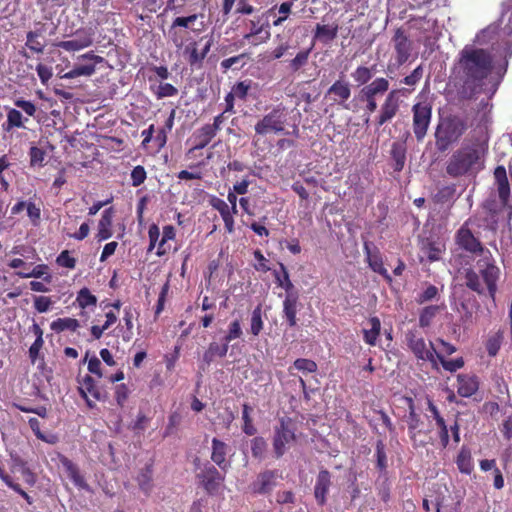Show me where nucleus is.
<instances>
[{
  "label": "nucleus",
  "mask_w": 512,
  "mask_h": 512,
  "mask_svg": "<svg viewBox=\"0 0 512 512\" xmlns=\"http://www.w3.org/2000/svg\"><path fill=\"white\" fill-rule=\"evenodd\" d=\"M282 479V473L278 470L265 471L260 476V486L258 492L268 493L270 492Z\"/></svg>",
  "instance_id": "c9c22d12"
},
{
  "label": "nucleus",
  "mask_w": 512,
  "mask_h": 512,
  "mask_svg": "<svg viewBox=\"0 0 512 512\" xmlns=\"http://www.w3.org/2000/svg\"><path fill=\"white\" fill-rule=\"evenodd\" d=\"M79 394L82 398H87V395L90 394L97 401L104 400L106 396L101 393L95 380L90 375L84 376L81 382V387H79Z\"/></svg>",
  "instance_id": "7c9ffc66"
},
{
  "label": "nucleus",
  "mask_w": 512,
  "mask_h": 512,
  "mask_svg": "<svg viewBox=\"0 0 512 512\" xmlns=\"http://www.w3.org/2000/svg\"><path fill=\"white\" fill-rule=\"evenodd\" d=\"M53 305L51 297L48 296H35L33 300L34 309L38 313L48 312Z\"/></svg>",
  "instance_id": "69168bd1"
},
{
  "label": "nucleus",
  "mask_w": 512,
  "mask_h": 512,
  "mask_svg": "<svg viewBox=\"0 0 512 512\" xmlns=\"http://www.w3.org/2000/svg\"><path fill=\"white\" fill-rule=\"evenodd\" d=\"M406 341L409 349L418 360L429 361L433 364V366L437 365V352L432 342L427 344L425 339L417 335V333L414 331H408L406 333Z\"/></svg>",
  "instance_id": "0eeeda50"
},
{
  "label": "nucleus",
  "mask_w": 512,
  "mask_h": 512,
  "mask_svg": "<svg viewBox=\"0 0 512 512\" xmlns=\"http://www.w3.org/2000/svg\"><path fill=\"white\" fill-rule=\"evenodd\" d=\"M59 461L64 468L67 476L73 482V484L82 490L90 491V486L86 482L84 476L81 474L79 467L68 457L61 455Z\"/></svg>",
  "instance_id": "4be33fe9"
},
{
  "label": "nucleus",
  "mask_w": 512,
  "mask_h": 512,
  "mask_svg": "<svg viewBox=\"0 0 512 512\" xmlns=\"http://www.w3.org/2000/svg\"><path fill=\"white\" fill-rule=\"evenodd\" d=\"M288 48V44H280L271 52L266 51L265 53L259 54L258 61L269 62L271 60L279 59L284 55Z\"/></svg>",
  "instance_id": "13d9d810"
},
{
  "label": "nucleus",
  "mask_w": 512,
  "mask_h": 512,
  "mask_svg": "<svg viewBox=\"0 0 512 512\" xmlns=\"http://www.w3.org/2000/svg\"><path fill=\"white\" fill-rule=\"evenodd\" d=\"M152 475H153L152 466L146 465L143 469H141L140 473L137 476V482H138L139 488L145 494H149L151 492Z\"/></svg>",
  "instance_id": "09e8293b"
},
{
  "label": "nucleus",
  "mask_w": 512,
  "mask_h": 512,
  "mask_svg": "<svg viewBox=\"0 0 512 512\" xmlns=\"http://www.w3.org/2000/svg\"><path fill=\"white\" fill-rule=\"evenodd\" d=\"M80 327L79 321L75 318H58L51 322L50 328L55 333H61L66 330L75 332Z\"/></svg>",
  "instance_id": "ea45409f"
},
{
  "label": "nucleus",
  "mask_w": 512,
  "mask_h": 512,
  "mask_svg": "<svg viewBox=\"0 0 512 512\" xmlns=\"http://www.w3.org/2000/svg\"><path fill=\"white\" fill-rule=\"evenodd\" d=\"M130 393H131V391H130L129 387L124 383H121V384H118L115 386L114 398L119 407H121V408L124 407L126 401L129 398Z\"/></svg>",
  "instance_id": "052dcab7"
},
{
  "label": "nucleus",
  "mask_w": 512,
  "mask_h": 512,
  "mask_svg": "<svg viewBox=\"0 0 512 512\" xmlns=\"http://www.w3.org/2000/svg\"><path fill=\"white\" fill-rule=\"evenodd\" d=\"M389 90V81L384 77H377L372 82L363 86L359 91V98L377 99L386 94Z\"/></svg>",
  "instance_id": "5701e85b"
},
{
  "label": "nucleus",
  "mask_w": 512,
  "mask_h": 512,
  "mask_svg": "<svg viewBox=\"0 0 512 512\" xmlns=\"http://www.w3.org/2000/svg\"><path fill=\"white\" fill-rule=\"evenodd\" d=\"M184 54L188 55V63L191 67H200L203 62V55L197 50V43L192 42L185 47Z\"/></svg>",
  "instance_id": "864d4df0"
},
{
  "label": "nucleus",
  "mask_w": 512,
  "mask_h": 512,
  "mask_svg": "<svg viewBox=\"0 0 512 512\" xmlns=\"http://www.w3.org/2000/svg\"><path fill=\"white\" fill-rule=\"evenodd\" d=\"M376 468L380 472H386L388 460L385 450V444L382 440H378L375 446Z\"/></svg>",
  "instance_id": "603ef678"
},
{
  "label": "nucleus",
  "mask_w": 512,
  "mask_h": 512,
  "mask_svg": "<svg viewBox=\"0 0 512 512\" xmlns=\"http://www.w3.org/2000/svg\"><path fill=\"white\" fill-rule=\"evenodd\" d=\"M228 351V344L223 340L222 343L211 342L203 354V362L209 366L216 358H223Z\"/></svg>",
  "instance_id": "2f4dec72"
},
{
  "label": "nucleus",
  "mask_w": 512,
  "mask_h": 512,
  "mask_svg": "<svg viewBox=\"0 0 512 512\" xmlns=\"http://www.w3.org/2000/svg\"><path fill=\"white\" fill-rule=\"evenodd\" d=\"M123 320L125 322L126 329L122 334V339L124 342H129L133 338V314L131 308L124 309Z\"/></svg>",
  "instance_id": "0e129e2a"
},
{
  "label": "nucleus",
  "mask_w": 512,
  "mask_h": 512,
  "mask_svg": "<svg viewBox=\"0 0 512 512\" xmlns=\"http://www.w3.org/2000/svg\"><path fill=\"white\" fill-rule=\"evenodd\" d=\"M494 185L497 190V194L500 200V204L503 207H507L509 210V218L512 216V203H511V188L507 177L506 168L503 165H499L494 169Z\"/></svg>",
  "instance_id": "f8f14e48"
},
{
  "label": "nucleus",
  "mask_w": 512,
  "mask_h": 512,
  "mask_svg": "<svg viewBox=\"0 0 512 512\" xmlns=\"http://www.w3.org/2000/svg\"><path fill=\"white\" fill-rule=\"evenodd\" d=\"M295 423L289 417H282L279 420V425L275 427L273 448L277 458L284 455L293 442L296 440Z\"/></svg>",
  "instance_id": "39448f33"
},
{
  "label": "nucleus",
  "mask_w": 512,
  "mask_h": 512,
  "mask_svg": "<svg viewBox=\"0 0 512 512\" xmlns=\"http://www.w3.org/2000/svg\"><path fill=\"white\" fill-rule=\"evenodd\" d=\"M16 275L20 278H42L46 284L52 282V275L49 273V267L46 264H38L31 271H18Z\"/></svg>",
  "instance_id": "58836bf2"
},
{
  "label": "nucleus",
  "mask_w": 512,
  "mask_h": 512,
  "mask_svg": "<svg viewBox=\"0 0 512 512\" xmlns=\"http://www.w3.org/2000/svg\"><path fill=\"white\" fill-rule=\"evenodd\" d=\"M249 89L250 82L240 81L232 87L231 92L226 95L225 100H234L235 98L245 99Z\"/></svg>",
  "instance_id": "6e6d98bb"
},
{
  "label": "nucleus",
  "mask_w": 512,
  "mask_h": 512,
  "mask_svg": "<svg viewBox=\"0 0 512 512\" xmlns=\"http://www.w3.org/2000/svg\"><path fill=\"white\" fill-rule=\"evenodd\" d=\"M30 165L32 167L44 166L46 152L37 146H31L29 150Z\"/></svg>",
  "instance_id": "680f3d73"
},
{
  "label": "nucleus",
  "mask_w": 512,
  "mask_h": 512,
  "mask_svg": "<svg viewBox=\"0 0 512 512\" xmlns=\"http://www.w3.org/2000/svg\"><path fill=\"white\" fill-rule=\"evenodd\" d=\"M147 178L146 170L143 166H135L131 171L132 186L138 187L145 182Z\"/></svg>",
  "instance_id": "338daca9"
},
{
  "label": "nucleus",
  "mask_w": 512,
  "mask_h": 512,
  "mask_svg": "<svg viewBox=\"0 0 512 512\" xmlns=\"http://www.w3.org/2000/svg\"><path fill=\"white\" fill-rule=\"evenodd\" d=\"M351 93L350 83L342 76L329 87L326 96H329L334 103L348 109L346 102L351 97Z\"/></svg>",
  "instance_id": "a211bd4d"
},
{
  "label": "nucleus",
  "mask_w": 512,
  "mask_h": 512,
  "mask_svg": "<svg viewBox=\"0 0 512 512\" xmlns=\"http://www.w3.org/2000/svg\"><path fill=\"white\" fill-rule=\"evenodd\" d=\"M488 143L478 137H469L455 150L446 164V173L452 178L477 173L483 166Z\"/></svg>",
  "instance_id": "f03ea898"
},
{
  "label": "nucleus",
  "mask_w": 512,
  "mask_h": 512,
  "mask_svg": "<svg viewBox=\"0 0 512 512\" xmlns=\"http://www.w3.org/2000/svg\"><path fill=\"white\" fill-rule=\"evenodd\" d=\"M467 122L458 117L450 116L440 121L435 131V145L440 153L446 152L466 132Z\"/></svg>",
  "instance_id": "20e7f679"
},
{
  "label": "nucleus",
  "mask_w": 512,
  "mask_h": 512,
  "mask_svg": "<svg viewBox=\"0 0 512 512\" xmlns=\"http://www.w3.org/2000/svg\"><path fill=\"white\" fill-rule=\"evenodd\" d=\"M26 121L28 118H24L19 110L10 108L7 110V118L2 124V128L5 132H10L15 128H25Z\"/></svg>",
  "instance_id": "f704fd0d"
},
{
  "label": "nucleus",
  "mask_w": 512,
  "mask_h": 512,
  "mask_svg": "<svg viewBox=\"0 0 512 512\" xmlns=\"http://www.w3.org/2000/svg\"><path fill=\"white\" fill-rule=\"evenodd\" d=\"M457 69L463 86L474 91L491 74L493 57L486 49L467 45L459 53Z\"/></svg>",
  "instance_id": "f257e3e1"
},
{
  "label": "nucleus",
  "mask_w": 512,
  "mask_h": 512,
  "mask_svg": "<svg viewBox=\"0 0 512 512\" xmlns=\"http://www.w3.org/2000/svg\"><path fill=\"white\" fill-rule=\"evenodd\" d=\"M456 244L463 250L472 254H483L484 246L478 238L474 236L466 221L456 232Z\"/></svg>",
  "instance_id": "4468645a"
},
{
  "label": "nucleus",
  "mask_w": 512,
  "mask_h": 512,
  "mask_svg": "<svg viewBox=\"0 0 512 512\" xmlns=\"http://www.w3.org/2000/svg\"><path fill=\"white\" fill-rule=\"evenodd\" d=\"M215 136L216 133L212 127L208 126L207 124L203 125L193 133L191 137L193 141V147L189 152L205 148Z\"/></svg>",
  "instance_id": "bb28decb"
},
{
  "label": "nucleus",
  "mask_w": 512,
  "mask_h": 512,
  "mask_svg": "<svg viewBox=\"0 0 512 512\" xmlns=\"http://www.w3.org/2000/svg\"><path fill=\"white\" fill-rule=\"evenodd\" d=\"M445 244L440 241L427 239L423 242L421 250L430 262L439 261L445 252Z\"/></svg>",
  "instance_id": "473e14b6"
},
{
  "label": "nucleus",
  "mask_w": 512,
  "mask_h": 512,
  "mask_svg": "<svg viewBox=\"0 0 512 512\" xmlns=\"http://www.w3.org/2000/svg\"><path fill=\"white\" fill-rule=\"evenodd\" d=\"M374 76V66L367 67L360 65L351 73V77L358 86H365Z\"/></svg>",
  "instance_id": "37998d69"
},
{
  "label": "nucleus",
  "mask_w": 512,
  "mask_h": 512,
  "mask_svg": "<svg viewBox=\"0 0 512 512\" xmlns=\"http://www.w3.org/2000/svg\"><path fill=\"white\" fill-rule=\"evenodd\" d=\"M408 435L414 449L424 448L428 444H433L431 429L425 428V426L408 431Z\"/></svg>",
  "instance_id": "c85d7f7f"
},
{
  "label": "nucleus",
  "mask_w": 512,
  "mask_h": 512,
  "mask_svg": "<svg viewBox=\"0 0 512 512\" xmlns=\"http://www.w3.org/2000/svg\"><path fill=\"white\" fill-rule=\"evenodd\" d=\"M332 485V474L327 469H321L314 485V497L319 506L327 502V495Z\"/></svg>",
  "instance_id": "6ab92c4d"
},
{
  "label": "nucleus",
  "mask_w": 512,
  "mask_h": 512,
  "mask_svg": "<svg viewBox=\"0 0 512 512\" xmlns=\"http://www.w3.org/2000/svg\"><path fill=\"white\" fill-rule=\"evenodd\" d=\"M287 113L285 109L277 108L266 115L263 120L258 123V133H280L285 129Z\"/></svg>",
  "instance_id": "dca6fc26"
},
{
  "label": "nucleus",
  "mask_w": 512,
  "mask_h": 512,
  "mask_svg": "<svg viewBox=\"0 0 512 512\" xmlns=\"http://www.w3.org/2000/svg\"><path fill=\"white\" fill-rule=\"evenodd\" d=\"M440 310L441 306L439 305H428L423 307L419 312V326L421 328L429 327Z\"/></svg>",
  "instance_id": "a18cd8bd"
},
{
  "label": "nucleus",
  "mask_w": 512,
  "mask_h": 512,
  "mask_svg": "<svg viewBox=\"0 0 512 512\" xmlns=\"http://www.w3.org/2000/svg\"><path fill=\"white\" fill-rule=\"evenodd\" d=\"M113 217L114 209L112 207L105 209L102 212L101 218L98 222L96 239L101 242L112 237L113 231Z\"/></svg>",
  "instance_id": "b1692460"
},
{
  "label": "nucleus",
  "mask_w": 512,
  "mask_h": 512,
  "mask_svg": "<svg viewBox=\"0 0 512 512\" xmlns=\"http://www.w3.org/2000/svg\"><path fill=\"white\" fill-rule=\"evenodd\" d=\"M503 332L497 331L495 334L490 336L487 341L485 342V348L490 357H495L503 343Z\"/></svg>",
  "instance_id": "8fccbe9b"
},
{
  "label": "nucleus",
  "mask_w": 512,
  "mask_h": 512,
  "mask_svg": "<svg viewBox=\"0 0 512 512\" xmlns=\"http://www.w3.org/2000/svg\"><path fill=\"white\" fill-rule=\"evenodd\" d=\"M439 360L442 367L449 372H455L458 369L462 368L464 366V360L462 357L452 359V360H446L443 355L437 353L436 355V361Z\"/></svg>",
  "instance_id": "bf43d9fd"
},
{
  "label": "nucleus",
  "mask_w": 512,
  "mask_h": 512,
  "mask_svg": "<svg viewBox=\"0 0 512 512\" xmlns=\"http://www.w3.org/2000/svg\"><path fill=\"white\" fill-rule=\"evenodd\" d=\"M196 476L205 491L210 495L217 493L224 482V475H222L219 470L209 462L203 465Z\"/></svg>",
  "instance_id": "ddd939ff"
},
{
  "label": "nucleus",
  "mask_w": 512,
  "mask_h": 512,
  "mask_svg": "<svg viewBox=\"0 0 512 512\" xmlns=\"http://www.w3.org/2000/svg\"><path fill=\"white\" fill-rule=\"evenodd\" d=\"M399 401L402 403L403 407L407 411V414L404 416V419L407 424L408 431L412 429L414 430L415 428H419L420 426H425L419 409H417L412 397L403 396L399 399Z\"/></svg>",
  "instance_id": "412c9836"
},
{
  "label": "nucleus",
  "mask_w": 512,
  "mask_h": 512,
  "mask_svg": "<svg viewBox=\"0 0 512 512\" xmlns=\"http://www.w3.org/2000/svg\"><path fill=\"white\" fill-rule=\"evenodd\" d=\"M265 260L264 256L260 251H258V271L261 269L264 270L265 273H269V276H272L275 284L284 289L286 294L289 292H296L294 289V285L290 280L289 273L286 267L282 263H277L274 268H265L263 261Z\"/></svg>",
  "instance_id": "9b49d317"
},
{
  "label": "nucleus",
  "mask_w": 512,
  "mask_h": 512,
  "mask_svg": "<svg viewBox=\"0 0 512 512\" xmlns=\"http://www.w3.org/2000/svg\"><path fill=\"white\" fill-rule=\"evenodd\" d=\"M369 324L371 325V328L363 330L364 341L367 344L374 346L380 335L381 322L378 317L374 316L369 319Z\"/></svg>",
  "instance_id": "c03bdc74"
},
{
  "label": "nucleus",
  "mask_w": 512,
  "mask_h": 512,
  "mask_svg": "<svg viewBox=\"0 0 512 512\" xmlns=\"http://www.w3.org/2000/svg\"><path fill=\"white\" fill-rule=\"evenodd\" d=\"M283 23V18H277L276 7H272L263 13L260 17H258V25L259 27H265L270 30V27L279 26Z\"/></svg>",
  "instance_id": "de8ad7c7"
},
{
  "label": "nucleus",
  "mask_w": 512,
  "mask_h": 512,
  "mask_svg": "<svg viewBox=\"0 0 512 512\" xmlns=\"http://www.w3.org/2000/svg\"><path fill=\"white\" fill-rule=\"evenodd\" d=\"M252 414H253V407H251L247 404H244L243 410H242V420H243L242 430L247 435H254V433L256 432V429L252 423L253 422V419L251 416Z\"/></svg>",
  "instance_id": "5fc2aeb1"
},
{
  "label": "nucleus",
  "mask_w": 512,
  "mask_h": 512,
  "mask_svg": "<svg viewBox=\"0 0 512 512\" xmlns=\"http://www.w3.org/2000/svg\"><path fill=\"white\" fill-rule=\"evenodd\" d=\"M391 159L393 161V169L396 172L403 170L406 161V146L404 143L394 142L391 147Z\"/></svg>",
  "instance_id": "4c0bfd02"
},
{
  "label": "nucleus",
  "mask_w": 512,
  "mask_h": 512,
  "mask_svg": "<svg viewBox=\"0 0 512 512\" xmlns=\"http://www.w3.org/2000/svg\"><path fill=\"white\" fill-rule=\"evenodd\" d=\"M246 59H248L245 53H242L237 56H233L221 61L220 66L223 73H226L230 68L241 69L246 64Z\"/></svg>",
  "instance_id": "3c124183"
},
{
  "label": "nucleus",
  "mask_w": 512,
  "mask_h": 512,
  "mask_svg": "<svg viewBox=\"0 0 512 512\" xmlns=\"http://www.w3.org/2000/svg\"><path fill=\"white\" fill-rule=\"evenodd\" d=\"M399 92V90H391L387 93L383 103L380 105L378 115L375 117L377 128L392 121L397 116L401 106Z\"/></svg>",
  "instance_id": "6e6552de"
},
{
  "label": "nucleus",
  "mask_w": 512,
  "mask_h": 512,
  "mask_svg": "<svg viewBox=\"0 0 512 512\" xmlns=\"http://www.w3.org/2000/svg\"><path fill=\"white\" fill-rule=\"evenodd\" d=\"M412 114V127L415 138L418 142H422L427 135L431 123L432 107L427 103H415L412 106Z\"/></svg>",
  "instance_id": "423d86ee"
},
{
  "label": "nucleus",
  "mask_w": 512,
  "mask_h": 512,
  "mask_svg": "<svg viewBox=\"0 0 512 512\" xmlns=\"http://www.w3.org/2000/svg\"><path fill=\"white\" fill-rule=\"evenodd\" d=\"M339 26L334 23L332 25L316 24L313 38L323 44L332 42L338 34Z\"/></svg>",
  "instance_id": "c756f323"
},
{
  "label": "nucleus",
  "mask_w": 512,
  "mask_h": 512,
  "mask_svg": "<svg viewBox=\"0 0 512 512\" xmlns=\"http://www.w3.org/2000/svg\"><path fill=\"white\" fill-rule=\"evenodd\" d=\"M210 205L220 213L227 232L232 233L234 231L232 208L223 199L215 196L210 199Z\"/></svg>",
  "instance_id": "393cba45"
},
{
  "label": "nucleus",
  "mask_w": 512,
  "mask_h": 512,
  "mask_svg": "<svg viewBox=\"0 0 512 512\" xmlns=\"http://www.w3.org/2000/svg\"><path fill=\"white\" fill-rule=\"evenodd\" d=\"M439 296V290L435 285H428L421 293L418 294L416 302L418 304H424L426 302L437 299Z\"/></svg>",
  "instance_id": "e2e57ef3"
},
{
  "label": "nucleus",
  "mask_w": 512,
  "mask_h": 512,
  "mask_svg": "<svg viewBox=\"0 0 512 512\" xmlns=\"http://www.w3.org/2000/svg\"><path fill=\"white\" fill-rule=\"evenodd\" d=\"M396 66L400 67L409 61L413 54V42L402 28H397L392 37Z\"/></svg>",
  "instance_id": "1a4fd4ad"
},
{
  "label": "nucleus",
  "mask_w": 512,
  "mask_h": 512,
  "mask_svg": "<svg viewBox=\"0 0 512 512\" xmlns=\"http://www.w3.org/2000/svg\"><path fill=\"white\" fill-rule=\"evenodd\" d=\"M56 262L61 267L74 269L76 267L77 260L70 255L68 250H64L58 255Z\"/></svg>",
  "instance_id": "774afa93"
},
{
  "label": "nucleus",
  "mask_w": 512,
  "mask_h": 512,
  "mask_svg": "<svg viewBox=\"0 0 512 512\" xmlns=\"http://www.w3.org/2000/svg\"><path fill=\"white\" fill-rule=\"evenodd\" d=\"M436 435L439 439L441 448L445 449L450 445V441L457 446L460 441V425L457 419L447 422L442 419L435 423Z\"/></svg>",
  "instance_id": "9d476101"
},
{
  "label": "nucleus",
  "mask_w": 512,
  "mask_h": 512,
  "mask_svg": "<svg viewBox=\"0 0 512 512\" xmlns=\"http://www.w3.org/2000/svg\"><path fill=\"white\" fill-rule=\"evenodd\" d=\"M363 250L369 268L373 272L380 274L386 281L391 282L392 277L384 267L383 258L378 247L372 242H364Z\"/></svg>",
  "instance_id": "f3484780"
},
{
  "label": "nucleus",
  "mask_w": 512,
  "mask_h": 512,
  "mask_svg": "<svg viewBox=\"0 0 512 512\" xmlns=\"http://www.w3.org/2000/svg\"><path fill=\"white\" fill-rule=\"evenodd\" d=\"M457 382V393L462 397L472 396L479 387L477 377L474 375L460 374L457 377Z\"/></svg>",
  "instance_id": "cd10ccee"
},
{
  "label": "nucleus",
  "mask_w": 512,
  "mask_h": 512,
  "mask_svg": "<svg viewBox=\"0 0 512 512\" xmlns=\"http://www.w3.org/2000/svg\"><path fill=\"white\" fill-rule=\"evenodd\" d=\"M93 43V33L90 30L81 29L75 34V38L71 40L61 41L57 44L59 48L65 51H79L91 46Z\"/></svg>",
  "instance_id": "aec40b11"
},
{
  "label": "nucleus",
  "mask_w": 512,
  "mask_h": 512,
  "mask_svg": "<svg viewBox=\"0 0 512 512\" xmlns=\"http://www.w3.org/2000/svg\"><path fill=\"white\" fill-rule=\"evenodd\" d=\"M75 303L82 310L89 307L94 308L97 305V297L87 287H83L78 291Z\"/></svg>",
  "instance_id": "79ce46f5"
},
{
  "label": "nucleus",
  "mask_w": 512,
  "mask_h": 512,
  "mask_svg": "<svg viewBox=\"0 0 512 512\" xmlns=\"http://www.w3.org/2000/svg\"><path fill=\"white\" fill-rule=\"evenodd\" d=\"M297 307H298V293L289 292L283 301V317L285 318L289 327H294L297 324Z\"/></svg>",
  "instance_id": "a878e982"
},
{
  "label": "nucleus",
  "mask_w": 512,
  "mask_h": 512,
  "mask_svg": "<svg viewBox=\"0 0 512 512\" xmlns=\"http://www.w3.org/2000/svg\"><path fill=\"white\" fill-rule=\"evenodd\" d=\"M456 465L459 471L463 474L470 475L474 469L471 451L467 446H462L457 457Z\"/></svg>",
  "instance_id": "e433bc0d"
},
{
  "label": "nucleus",
  "mask_w": 512,
  "mask_h": 512,
  "mask_svg": "<svg viewBox=\"0 0 512 512\" xmlns=\"http://www.w3.org/2000/svg\"><path fill=\"white\" fill-rule=\"evenodd\" d=\"M226 454L227 445L219 439L213 438L211 459L221 470H226L228 466Z\"/></svg>",
  "instance_id": "72a5a7b5"
},
{
  "label": "nucleus",
  "mask_w": 512,
  "mask_h": 512,
  "mask_svg": "<svg viewBox=\"0 0 512 512\" xmlns=\"http://www.w3.org/2000/svg\"><path fill=\"white\" fill-rule=\"evenodd\" d=\"M504 207L502 205H498L496 200L495 199H487L484 203H483V209L484 211L486 212V214L489 216V218L491 219V221L494 223V224H497L498 220H497V216L501 213L502 209Z\"/></svg>",
  "instance_id": "4d7b16f0"
},
{
  "label": "nucleus",
  "mask_w": 512,
  "mask_h": 512,
  "mask_svg": "<svg viewBox=\"0 0 512 512\" xmlns=\"http://www.w3.org/2000/svg\"><path fill=\"white\" fill-rule=\"evenodd\" d=\"M43 34H44L43 28H39V29L27 32L26 46L28 47V49H30L31 51L38 53V54L43 53L44 48H45V43L40 42L38 40L39 37H43Z\"/></svg>",
  "instance_id": "a19ab883"
},
{
  "label": "nucleus",
  "mask_w": 512,
  "mask_h": 512,
  "mask_svg": "<svg viewBox=\"0 0 512 512\" xmlns=\"http://www.w3.org/2000/svg\"><path fill=\"white\" fill-rule=\"evenodd\" d=\"M0 479L12 490H14L16 493H18L20 496H22L25 501L31 505L33 503V498L27 494L21 486L14 482L12 477L0 466Z\"/></svg>",
  "instance_id": "49530a36"
},
{
  "label": "nucleus",
  "mask_w": 512,
  "mask_h": 512,
  "mask_svg": "<svg viewBox=\"0 0 512 512\" xmlns=\"http://www.w3.org/2000/svg\"><path fill=\"white\" fill-rule=\"evenodd\" d=\"M80 59L83 63L76 64L74 68L66 72L62 78L74 79L80 76H91L96 71V64L101 63L104 60L103 57L95 55L93 52L81 55Z\"/></svg>",
  "instance_id": "2eb2a0df"
},
{
  "label": "nucleus",
  "mask_w": 512,
  "mask_h": 512,
  "mask_svg": "<svg viewBox=\"0 0 512 512\" xmlns=\"http://www.w3.org/2000/svg\"><path fill=\"white\" fill-rule=\"evenodd\" d=\"M500 276L501 270L488 250L482 258L476 261L474 268L465 269L464 272L466 287L478 295H489L493 301L498 290L497 283Z\"/></svg>",
  "instance_id": "7ed1b4c3"
}]
</instances>
